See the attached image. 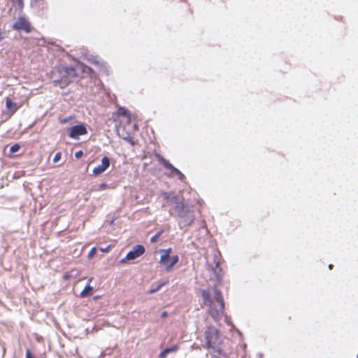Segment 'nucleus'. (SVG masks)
Returning <instances> with one entry per match:
<instances>
[{"label": "nucleus", "mask_w": 358, "mask_h": 358, "mask_svg": "<svg viewBox=\"0 0 358 358\" xmlns=\"http://www.w3.org/2000/svg\"><path fill=\"white\" fill-rule=\"evenodd\" d=\"M83 152L82 150H79V151L76 152L75 157L77 159H79V158H80L83 156Z\"/></svg>", "instance_id": "nucleus-24"}, {"label": "nucleus", "mask_w": 358, "mask_h": 358, "mask_svg": "<svg viewBox=\"0 0 358 358\" xmlns=\"http://www.w3.org/2000/svg\"><path fill=\"white\" fill-rule=\"evenodd\" d=\"M333 266H333L332 264H329V269H332V268H333Z\"/></svg>", "instance_id": "nucleus-29"}, {"label": "nucleus", "mask_w": 358, "mask_h": 358, "mask_svg": "<svg viewBox=\"0 0 358 358\" xmlns=\"http://www.w3.org/2000/svg\"><path fill=\"white\" fill-rule=\"evenodd\" d=\"M93 287L90 285V284L87 285L83 290L80 292V297L85 298L88 296L92 294Z\"/></svg>", "instance_id": "nucleus-14"}, {"label": "nucleus", "mask_w": 358, "mask_h": 358, "mask_svg": "<svg viewBox=\"0 0 358 358\" xmlns=\"http://www.w3.org/2000/svg\"><path fill=\"white\" fill-rule=\"evenodd\" d=\"M3 33L0 31V41H2L3 39Z\"/></svg>", "instance_id": "nucleus-28"}, {"label": "nucleus", "mask_w": 358, "mask_h": 358, "mask_svg": "<svg viewBox=\"0 0 358 358\" xmlns=\"http://www.w3.org/2000/svg\"><path fill=\"white\" fill-rule=\"evenodd\" d=\"M220 331L214 327H208L205 331L206 348H215L220 343Z\"/></svg>", "instance_id": "nucleus-3"}, {"label": "nucleus", "mask_w": 358, "mask_h": 358, "mask_svg": "<svg viewBox=\"0 0 358 358\" xmlns=\"http://www.w3.org/2000/svg\"><path fill=\"white\" fill-rule=\"evenodd\" d=\"M13 2H16L17 3L18 8L20 10H22L24 7V1L23 0H13Z\"/></svg>", "instance_id": "nucleus-20"}, {"label": "nucleus", "mask_w": 358, "mask_h": 358, "mask_svg": "<svg viewBox=\"0 0 358 358\" xmlns=\"http://www.w3.org/2000/svg\"><path fill=\"white\" fill-rule=\"evenodd\" d=\"M124 139L126 140L129 143H131V145H135V143L133 141L132 138L128 137V138H124Z\"/></svg>", "instance_id": "nucleus-25"}, {"label": "nucleus", "mask_w": 358, "mask_h": 358, "mask_svg": "<svg viewBox=\"0 0 358 358\" xmlns=\"http://www.w3.org/2000/svg\"><path fill=\"white\" fill-rule=\"evenodd\" d=\"M20 148V146L19 144L17 143H15L14 145H13L10 148V153H15L17 152Z\"/></svg>", "instance_id": "nucleus-17"}, {"label": "nucleus", "mask_w": 358, "mask_h": 358, "mask_svg": "<svg viewBox=\"0 0 358 358\" xmlns=\"http://www.w3.org/2000/svg\"><path fill=\"white\" fill-rule=\"evenodd\" d=\"M70 82L68 77L64 76L60 80H54L53 83L55 86H59L60 88L64 89L69 85Z\"/></svg>", "instance_id": "nucleus-13"}, {"label": "nucleus", "mask_w": 358, "mask_h": 358, "mask_svg": "<svg viewBox=\"0 0 358 358\" xmlns=\"http://www.w3.org/2000/svg\"><path fill=\"white\" fill-rule=\"evenodd\" d=\"M167 315H168L167 312H166V311H164V312L162 313L161 317H162V318H164V317H167Z\"/></svg>", "instance_id": "nucleus-26"}, {"label": "nucleus", "mask_w": 358, "mask_h": 358, "mask_svg": "<svg viewBox=\"0 0 358 358\" xmlns=\"http://www.w3.org/2000/svg\"><path fill=\"white\" fill-rule=\"evenodd\" d=\"M25 358H35L30 349L26 350Z\"/></svg>", "instance_id": "nucleus-21"}, {"label": "nucleus", "mask_w": 358, "mask_h": 358, "mask_svg": "<svg viewBox=\"0 0 358 358\" xmlns=\"http://www.w3.org/2000/svg\"><path fill=\"white\" fill-rule=\"evenodd\" d=\"M22 104L18 105L12 101L9 97L6 98V108L10 115H13L20 107Z\"/></svg>", "instance_id": "nucleus-10"}, {"label": "nucleus", "mask_w": 358, "mask_h": 358, "mask_svg": "<svg viewBox=\"0 0 358 358\" xmlns=\"http://www.w3.org/2000/svg\"><path fill=\"white\" fill-rule=\"evenodd\" d=\"M155 157L157 158L159 162L167 169H169L171 171V172L177 176H179L180 179H182L185 178V176L183 173L180 172L178 169L175 168L168 160H166L165 158H164L163 156L159 155V153H155Z\"/></svg>", "instance_id": "nucleus-6"}, {"label": "nucleus", "mask_w": 358, "mask_h": 358, "mask_svg": "<svg viewBox=\"0 0 358 358\" xmlns=\"http://www.w3.org/2000/svg\"><path fill=\"white\" fill-rule=\"evenodd\" d=\"M176 210L180 217L179 224L181 228L190 226L194 220L193 212L186 210L183 206V203H180L176 206Z\"/></svg>", "instance_id": "nucleus-2"}, {"label": "nucleus", "mask_w": 358, "mask_h": 358, "mask_svg": "<svg viewBox=\"0 0 358 358\" xmlns=\"http://www.w3.org/2000/svg\"><path fill=\"white\" fill-rule=\"evenodd\" d=\"M167 283V281L166 282H162L161 284H159L157 287H156L155 289H152L149 291V293L150 294H153L156 292H157L158 290H159V289L163 287L164 285H165Z\"/></svg>", "instance_id": "nucleus-18"}, {"label": "nucleus", "mask_w": 358, "mask_h": 358, "mask_svg": "<svg viewBox=\"0 0 358 358\" xmlns=\"http://www.w3.org/2000/svg\"><path fill=\"white\" fill-rule=\"evenodd\" d=\"M109 249H110V246H108L107 248L103 249V248H101V250L103 251V252H108L109 251Z\"/></svg>", "instance_id": "nucleus-27"}, {"label": "nucleus", "mask_w": 358, "mask_h": 358, "mask_svg": "<svg viewBox=\"0 0 358 358\" xmlns=\"http://www.w3.org/2000/svg\"><path fill=\"white\" fill-rule=\"evenodd\" d=\"M213 300L208 291L202 290L201 294L203 303L209 306V314L215 320L218 321L224 314V304L221 292L216 287L213 288Z\"/></svg>", "instance_id": "nucleus-1"}, {"label": "nucleus", "mask_w": 358, "mask_h": 358, "mask_svg": "<svg viewBox=\"0 0 358 358\" xmlns=\"http://www.w3.org/2000/svg\"><path fill=\"white\" fill-rule=\"evenodd\" d=\"M117 115L119 117H122V122L126 124L131 123V113L124 107H120L117 111Z\"/></svg>", "instance_id": "nucleus-9"}, {"label": "nucleus", "mask_w": 358, "mask_h": 358, "mask_svg": "<svg viewBox=\"0 0 358 358\" xmlns=\"http://www.w3.org/2000/svg\"><path fill=\"white\" fill-rule=\"evenodd\" d=\"M13 29L17 31H24L27 33L31 31L30 22L24 17H19L13 24Z\"/></svg>", "instance_id": "nucleus-5"}, {"label": "nucleus", "mask_w": 358, "mask_h": 358, "mask_svg": "<svg viewBox=\"0 0 358 358\" xmlns=\"http://www.w3.org/2000/svg\"><path fill=\"white\" fill-rule=\"evenodd\" d=\"M87 133L86 127L80 124L71 127L69 129V136L71 138H78L80 136L85 135Z\"/></svg>", "instance_id": "nucleus-7"}, {"label": "nucleus", "mask_w": 358, "mask_h": 358, "mask_svg": "<svg viewBox=\"0 0 358 358\" xmlns=\"http://www.w3.org/2000/svg\"><path fill=\"white\" fill-rule=\"evenodd\" d=\"M179 257L178 255L173 256L171 258V263L166 265V271H170L172 268L178 262Z\"/></svg>", "instance_id": "nucleus-15"}, {"label": "nucleus", "mask_w": 358, "mask_h": 358, "mask_svg": "<svg viewBox=\"0 0 358 358\" xmlns=\"http://www.w3.org/2000/svg\"><path fill=\"white\" fill-rule=\"evenodd\" d=\"M110 166V159L108 157H103L101 159V164L96 166L92 172L95 176H98L103 173Z\"/></svg>", "instance_id": "nucleus-8"}, {"label": "nucleus", "mask_w": 358, "mask_h": 358, "mask_svg": "<svg viewBox=\"0 0 358 358\" xmlns=\"http://www.w3.org/2000/svg\"><path fill=\"white\" fill-rule=\"evenodd\" d=\"M96 248H93L90 252H89L88 254V257L89 258H92L95 254H96Z\"/></svg>", "instance_id": "nucleus-23"}, {"label": "nucleus", "mask_w": 358, "mask_h": 358, "mask_svg": "<svg viewBox=\"0 0 358 358\" xmlns=\"http://www.w3.org/2000/svg\"><path fill=\"white\" fill-rule=\"evenodd\" d=\"M179 346L178 345H173L169 348H165L164 350H162L159 355V358H166L167 355L171 352H176L178 350Z\"/></svg>", "instance_id": "nucleus-12"}, {"label": "nucleus", "mask_w": 358, "mask_h": 358, "mask_svg": "<svg viewBox=\"0 0 358 358\" xmlns=\"http://www.w3.org/2000/svg\"><path fill=\"white\" fill-rule=\"evenodd\" d=\"M62 158V153L60 152H58L55 154L54 158H53V162L57 163L59 162Z\"/></svg>", "instance_id": "nucleus-19"}, {"label": "nucleus", "mask_w": 358, "mask_h": 358, "mask_svg": "<svg viewBox=\"0 0 358 358\" xmlns=\"http://www.w3.org/2000/svg\"><path fill=\"white\" fill-rule=\"evenodd\" d=\"M161 235V232H158L157 234H156L155 236H153L150 241L152 243H155L157 241V240L159 238V237Z\"/></svg>", "instance_id": "nucleus-22"}, {"label": "nucleus", "mask_w": 358, "mask_h": 358, "mask_svg": "<svg viewBox=\"0 0 358 358\" xmlns=\"http://www.w3.org/2000/svg\"><path fill=\"white\" fill-rule=\"evenodd\" d=\"M145 251V248L142 245H136L132 250L127 254L124 259L120 260V262L124 263L127 261L134 260L144 254Z\"/></svg>", "instance_id": "nucleus-4"}, {"label": "nucleus", "mask_w": 358, "mask_h": 358, "mask_svg": "<svg viewBox=\"0 0 358 358\" xmlns=\"http://www.w3.org/2000/svg\"><path fill=\"white\" fill-rule=\"evenodd\" d=\"M74 118H75L74 115H71L68 117L62 118V119H59V123L62 124H66L67 122H70L71 120H72Z\"/></svg>", "instance_id": "nucleus-16"}, {"label": "nucleus", "mask_w": 358, "mask_h": 358, "mask_svg": "<svg viewBox=\"0 0 358 358\" xmlns=\"http://www.w3.org/2000/svg\"><path fill=\"white\" fill-rule=\"evenodd\" d=\"M159 252L162 253L159 259V264H163L166 266V265L167 264L166 262L169 259L170 255L172 252V249L169 248L166 250H161Z\"/></svg>", "instance_id": "nucleus-11"}]
</instances>
